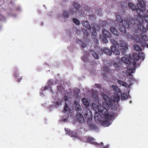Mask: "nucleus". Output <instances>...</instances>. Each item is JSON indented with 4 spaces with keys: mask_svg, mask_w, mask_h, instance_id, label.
<instances>
[{
    "mask_svg": "<svg viewBox=\"0 0 148 148\" xmlns=\"http://www.w3.org/2000/svg\"><path fill=\"white\" fill-rule=\"evenodd\" d=\"M102 96L105 102H103V108L105 109L104 117L105 119L112 120L115 117L116 113L115 111L117 109V105L112 103L108 96L104 93H102Z\"/></svg>",
    "mask_w": 148,
    "mask_h": 148,
    "instance_id": "1",
    "label": "nucleus"
},
{
    "mask_svg": "<svg viewBox=\"0 0 148 148\" xmlns=\"http://www.w3.org/2000/svg\"><path fill=\"white\" fill-rule=\"evenodd\" d=\"M114 23L116 26H118L120 31L123 34H126V29H130L132 31L133 29L134 31L136 30L135 21L131 18L123 20L120 16L118 15Z\"/></svg>",
    "mask_w": 148,
    "mask_h": 148,
    "instance_id": "2",
    "label": "nucleus"
},
{
    "mask_svg": "<svg viewBox=\"0 0 148 148\" xmlns=\"http://www.w3.org/2000/svg\"><path fill=\"white\" fill-rule=\"evenodd\" d=\"M125 64L127 68L130 69L131 65H133L134 66L136 67V62L134 60L133 61V62H131L129 59L126 57H123L120 59L118 63H115L114 64V65L115 68L118 69L122 70L123 68L124 65Z\"/></svg>",
    "mask_w": 148,
    "mask_h": 148,
    "instance_id": "3",
    "label": "nucleus"
},
{
    "mask_svg": "<svg viewBox=\"0 0 148 148\" xmlns=\"http://www.w3.org/2000/svg\"><path fill=\"white\" fill-rule=\"evenodd\" d=\"M145 10L141 9L140 8H138L136 10V12L137 15H136V19L135 21V25L136 23L137 25L138 26L137 28H139V26L140 27H142L143 29H140V30L142 31L143 32H144V31H143L144 30L143 26L141 25V23L143 22V19H144L146 16L144 12V11H145Z\"/></svg>",
    "mask_w": 148,
    "mask_h": 148,
    "instance_id": "4",
    "label": "nucleus"
},
{
    "mask_svg": "<svg viewBox=\"0 0 148 148\" xmlns=\"http://www.w3.org/2000/svg\"><path fill=\"white\" fill-rule=\"evenodd\" d=\"M89 115L87 113H85L84 116L79 112H77L76 116V119L81 123H83L84 121H87V119L88 118V116Z\"/></svg>",
    "mask_w": 148,
    "mask_h": 148,
    "instance_id": "5",
    "label": "nucleus"
},
{
    "mask_svg": "<svg viewBox=\"0 0 148 148\" xmlns=\"http://www.w3.org/2000/svg\"><path fill=\"white\" fill-rule=\"evenodd\" d=\"M141 37L140 44L141 47H144L147 45L148 38L147 35L144 33H141L140 34Z\"/></svg>",
    "mask_w": 148,
    "mask_h": 148,
    "instance_id": "6",
    "label": "nucleus"
},
{
    "mask_svg": "<svg viewBox=\"0 0 148 148\" xmlns=\"http://www.w3.org/2000/svg\"><path fill=\"white\" fill-rule=\"evenodd\" d=\"M82 24L86 28L90 30L91 33L94 34L96 32V29L92 27L91 28V25L87 21H83L82 22Z\"/></svg>",
    "mask_w": 148,
    "mask_h": 148,
    "instance_id": "7",
    "label": "nucleus"
},
{
    "mask_svg": "<svg viewBox=\"0 0 148 148\" xmlns=\"http://www.w3.org/2000/svg\"><path fill=\"white\" fill-rule=\"evenodd\" d=\"M86 121L88 127L90 130L93 131L97 130H98V128L94 124L93 121H92L91 119H90V118H88V119H87Z\"/></svg>",
    "mask_w": 148,
    "mask_h": 148,
    "instance_id": "8",
    "label": "nucleus"
},
{
    "mask_svg": "<svg viewBox=\"0 0 148 148\" xmlns=\"http://www.w3.org/2000/svg\"><path fill=\"white\" fill-rule=\"evenodd\" d=\"M73 108L77 112L82 111L81 107L78 102L76 101H75L73 105Z\"/></svg>",
    "mask_w": 148,
    "mask_h": 148,
    "instance_id": "9",
    "label": "nucleus"
},
{
    "mask_svg": "<svg viewBox=\"0 0 148 148\" xmlns=\"http://www.w3.org/2000/svg\"><path fill=\"white\" fill-rule=\"evenodd\" d=\"M101 51L100 53V51H99L98 52L100 54L101 52L102 53V54L104 53L107 55L110 56L112 55V53L111 50L110 49L104 47L100 49Z\"/></svg>",
    "mask_w": 148,
    "mask_h": 148,
    "instance_id": "10",
    "label": "nucleus"
},
{
    "mask_svg": "<svg viewBox=\"0 0 148 148\" xmlns=\"http://www.w3.org/2000/svg\"><path fill=\"white\" fill-rule=\"evenodd\" d=\"M92 106L93 108L95 111H98L99 112H100L101 114H103L104 115V111H105V109L104 110H102V109L100 110L99 108V107L100 108H102L101 106H97L96 105V104L95 103H93L92 104ZM103 108V107H102Z\"/></svg>",
    "mask_w": 148,
    "mask_h": 148,
    "instance_id": "11",
    "label": "nucleus"
},
{
    "mask_svg": "<svg viewBox=\"0 0 148 148\" xmlns=\"http://www.w3.org/2000/svg\"><path fill=\"white\" fill-rule=\"evenodd\" d=\"M138 3L137 4V6L138 8H142L145 10L146 5L143 0H138Z\"/></svg>",
    "mask_w": 148,
    "mask_h": 148,
    "instance_id": "12",
    "label": "nucleus"
},
{
    "mask_svg": "<svg viewBox=\"0 0 148 148\" xmlns=\"http://www.w3.org/2000/svg\"><path fill=\"white\" fill-rule=\"evenodd\" d=\"M119 99V95L118 93L113 94L112 96L111 97V99L110 100L111 101V102L113 101L114 102H117Z\"/></svg>",
    "mask_w": 148,
    "mask_h": 148,
    "instance_id": "13",
    "label": "nucleus"
},
{
    "mask_svg": "<svg viewBox=\"0 0 148 148\" xmlns=\"http://www.w3.org/2000/svg\"><path fill=\"white\" fill-rule=\"evenodd\" d=\"M94 138L92 137H88L87 138V140L89 141L91 144H94L95 145H99L102 146L103 145V143L102 142H101L100 143H97L94 142L93 141Z\"/></svg>",
    "mask_w": 148,
    "mask_h": 148,
    "instance_id": "14",
    "label": "nucleus"
},
{
    "mask_svg": "<svg viewBox=\"0 0 148 148\" xmlns=\"http://www.w3.org/2000/svg\"><path fill=\"white\" fill-rule=\"evenodd\" d=\"M118 46L119 48H128V46L126 43L123 40H120L119 42L118 43Z\"/></svg>",
    "mask_w": 148,
    "mask_h": 148,
    "instance_id": "15",
    "label": "nucleus"
},
{
    "mask_svg": "<svg viewBox=\"0 0 148 148\" xmlns=\"http://www.w3.org/2000/svg\"><path fill=\"white\" fill-rule=\"evenodd\" d=\"M117 47L112 46L110 49L111 50L112 52H113V53L116 55H119L120 52L119 49L116 48Z\"/></svg>",
    "mask_w": 148,
    "mask_h": 148,
    "instance_id": "16",
    "label": "nucleus"
},
{
    "mask_svg": "<svg viewBox=\"0 0 148 148\" xmlns=\"http://www.w3.org/2000/svg\"><path fill=\"white\" fill-rule=\"evenodd\" d=\"M48 85L45 86L44 90H47L49 88H50V90L51 92H52L51 89V88L50 86L52 85L53 84V82L52 80H49L48 81Z\"/></svg>",
    "mask_w": 148,
    "mask_h": 148,
    "instance_id": "17",
    "label": "nucleus"
},
{
    "mask_svg": "<svg viewBox=\"0 0 148 148\" xmlns=\"http://www.w3.org/2000/svg\"><path fill=\"white\" fill-rule=\"evenodd\" d=\"M58 92H59L60 93L62 94L63 92L66 91L65 90L64 87L63 86L62 84H60L57 87Z\"/></svg>",
    "mask_w": 148,
    "mask_h": 148,
    "instance_id": "18",
    "label": "nucleus"
},
{
    "mask_svg": "<svg viewBox=\"0 0 148 148\" xmlns=\"http://www.w3.org/2000/svg\"><path fill=\"white\" fill-rule=\"evenodd\" d=\"M102 33L106 37L109 38H111V34L109 31L106 30H103Z\"/></svg>",
    "mask_w": 148,
    "mask_h": 148,
    "instance_id": "19",
    "label": "nucleus"
},
{
    "mask_svg": "<svg viewBox=\"0 0 148 148\" xmlns=\"http://www.w3.org/2000/svg\"><path fill=\"white\" fill-rule=\"evenodd\" d=\"M112 90L114 91V94H117L119 93L120 91V89L119 87L116 85H113L112 86Z\"/></svg>",
    "mask_w": 148,
    "mask_h": 148,
    "instance_id": "20",
    "label": "nucleus"
},
{
    "mask_svg": "<svg viewBox=\"0 0 148 148\" xmlns=\"http://www.w3.org/2000/svg\"><path fill=\"white\" fill-rule=\"evenodd\" d=\"M133 40L135 42H139L140 44V38L139 36L137 35H134Z\"/></svg>",
    "mask_w": 148,
    "mask_h": 148,
    "instance_id": "21",
    "label": "nucleus"
},
{
    "mask_svg": "<svg viewBox=\"0 0 148 148\" xmlns=\"http://www.w3.org/2000/svg\"><path fill=\"white\" fill-rule=\"evenodd\" d=\"M82 102L84 105L86 107L89 106V103L87 100L85 98H83L82 99Z\"/></svg>",
    "mask_w": 148,
    "mask_h": 148,
    "instance_id": "22",
    "label": "nucleus"
},
{
    "mask_svg": "<svg viewBox=\"0 0 148 148\" xmlns=\"http://www.w3.org/2000/svg\"><path fill=\"white\" fill-rule=\"evenodd\" d=\"M90 52L94 58L97 59L99 58V56L95 52L92 50H90Z\"/></svg>",
    "mask_w": 148,
    "mask_h": 148,
    "instance_id": "23",
    "label": "nucleus"
},
{
    "mask_svg": "<svg viewBox=\"0 0 148 148\" xmlns=\"http://www.w3.org/2000/svg\"><path fill=\"white\" fill-rule=\"evenodd\" d=\"M110 31L112 34L116 36L119 35V34L117 30L115 28L113 27L111 28Z\"/></svg>",
    "mask_w": 148,
    "mask_h": 148,
    "instance_id": "24",
    "label": "nucleus"
},
{
    "mask_svg": "<svg viewBox=\"0 0 148 148\" xmlns=\"http://www.w3.org/2000/svg\"><path fill=\"white\" fill-rule=\"evenodd\" d=\"M128 5L129 7L132 10H135L137 9L136 8V6L132 3H128Z\"/></svg>",
    "mask_w": 148,
    "mask_h": 148,
    "instance_id": "25",
    "label": "nucleus"
},
{
    "mask_svg": "<svg viewBox=\"0 0 148 148\" xmlns=\"http://www.w3.org/2000/svg\"><path fill=\"white\" fill-rule=\"evenodd\" d=\"M134 49L137 51H139L142 50L141 47L137 44H135L134 46Z\"/></svg>",
    "mask_w": 148,
    "mask_h": 148,
    "instance_id": "26",
    "label": "nucleus"
},
{
    "mask_svg": "<svg viewBox=\"0 0 148 148\" xmlns=\"http://www.w3.org/2000/svg\"><path fill=\"white\" fill-rule=\"evenodd\" d=\"M132 56L134 60L138 61L139 60L140 56L137 53H133L132 54Z\"/></svg>",
    "mask_w": 148,
    "mask_h": 148,
    "instance_id": "27",
    "label": "nucleus"
},
{
    "mask_svg": "<svg viewBox=\"0 0 148 148\" xmlns=\"http://www.w3.org/2000/svg\"><path fill=\"white\" fill-rule=\"evenodd\" d=\"M117 82L120 84L124 86H127V84L126 82H124L121 80H117Z\"/></svg>",
    "mask_w": 148,
    "mask_h": 148,
    "instance_id": "28",
    "label": "nucleus"
},
{
    "mask_svg": "<svg viewBox=\"0 0 148 148\" xmlns=\"http://www.w3.org/2000/svg\"><path fill=\"white\" fill-rule=\"evenodd\" d=\"M14 73L13 74V76L16 78H17L19 75V73H18L17 69L16 67H15L14 69Z\"/></svg>",
    "mask_w": 148,
    "mask_h": 148,
    "instance_id": "29",
    "label": "nucleus"
},
{
    "mask_svg": "<svg viewBox=\"0 0 148 148\" xmlns=\"http://www.w3.org/2000/svg\"><path fill=\"white\" fill-rule=\"evenodd\" d=\"M110 67H107L106 66H102V69L103 71L105 72L108 73L110 71Z\"/></svg>",
    "mask_w": 148,
    "mask_h": 148,
    "instance_id": "30",
    "label": "nucleus"
},
{
    "mask_svg": "<svg viewBox=\"0 0 148 148\" xmlns=\"http://www.w3.org/2000/svg\"><path fill=\"white\" fill-rule=\"evenodd\" d=\"M62 14L64 18H68L70 16L69 13L66 11H64L63 12Z\"/></svg>",
    "mask_w": 148,
    "mask_h": 148,
    "instance_id": "31",
    "label": "nucleus"
},
{
    "mask_svg": "<svg viewBox=\"0 0 148 148\" xmlns=\"http://www.w3.org/2000/svg\"><path fill=\"white\" fill-rule=\"evenodd\" d=\"M119 48L121 51V53L122 55H125L126 53L127 49H128V48Z\"/></svg>",
    "mask_w": 148,
    "mask_h": 148,
    "instance_id": "32",
    "label": "nucleus"
},
{
    "mask_svg": "<svg viewBox=\"0 0 148 148\" xmlns=\"http://www.w3.org/2000/svg\"><path fill=\"white\" fill-rule=\"evenodd\" d=\"M103 63L104 64L103 66L110 67V61L108 60H104Z\"/></svg>",
    "mask_w": 148,
    "mask_h": 148,
    "instance_id": "33",
    "label": "nucleus"
},
{
    "mask_svg": "<svg viewBox=\"0 0 148 148\" xmlns=\"http://www.w3.org/2000/svg\"><path fill=\"white\" fill-rule=\"evenodd\" d=\"M72 5L75 8L77 9H79L81 7V5L78 3L74 2L73 3Z\"/></svg>",
    "mask_w": 148,
    "mask_h": 148,
    "instance_id": "34",
    "label": "nucleus"
},
{
    "mask_svg": "<svg viewBox=\"0 0 148 148\" xmlns=\"http://www.w3.org/2000/svg\"><path fill=\"white\" fill-rule=\"evenodd\" d=\"M83 31L84 33V37L85 38H88V36L89 35V33L88 32L87 30L85 29H84L83 30Z\"/></svg>",
    "mask_w": 148,
    "mask_h": 148,
    "instance_id": "35",
    "label": "nucleus"
},
{
    "mask_svg": "<svg viewBox=\"0 0 148 148\" xmlns=\"http://www.w3.org/2000/svg\"><path fill=\"white\" fill-rule=\"evenodd\" d=\"M73 23L77 25H79L80 24L79 21L76 18H74L73 19Z\"/></svg>",
    "mask_w": 148,
    "mask_h": 148,
    "instance_id": "36",
    "label": "nucleus"
},
{
    "mask_svg": "<svg viewBox=\"0 0 148 148\" xmlns=\"http://www.w3.org/2000/svg\"><path fill=\"white\" fill-rule=\"evenodd\" d=\"M126 36L127 39H131L133 41L134 35H132L130 33H128L126 34Z\"/></svg>",
    "mask_w": 148,
    "mask_h": 148,
    "instance_id": "37",
    "label": "nucleus"
},
{
    "mask_svg": "<svg viewBox=\"0 0 148 148\" xmlns=\"http://www.w3.org/2000/svg\"><path fill=\"white\" fill-rule=\"evenodd\" d=\"M69 110V108L68 107L67 104L65 103V105H64V108L63 109L64 112V113L66 112L67 111Z\"/></svg>",
    "mask_w": 148,
    "mask_h": 148,
    "instance_id": "38",
    "label": "nucleus"
},
{
    "mask_svg": "<svg viewBox=\"0 0 148 148\" xmlns=\"http://www.w3.org/2000/svg\"><path fill=\"white\" fill-rule=\"evenodd\" d=\"M111 42L112 44L114 45V46L115 47H118V43L116 41H115L114 40H111Z\"/></svg>",
    "mask_w": 148,
    "mask_h": 148,
    "instance_id": "39",
    "label": "nucleus"
},
{
    "mask_svg": "<svg viewBox=\"0 0 148 148\" xmlns=\"http://www.w3.org/2000/svg\"><path fill=\"white\" fill-rule=\"evenodd\" d=\"M100 115H96V114H95V119L96 122H100V118L99 117Z\"/></svg>",
    "mask_w": 148,
    "mask_h": 148,
    "instance_id": "40",
    "label": "nucleus"
},
{
    "mask_svg": "<svg viewBox=\"0 0 148 148\" xmlns=\"http://www.w3.org/2000/svg\"><path fill=\"white\" fill-rule=\"evenodd\" d=\"M82 60L84 62H87L88 61V59L85 55H84L81 58Z\"/></svg>",
    "mask_w": 148,
    "mask_h": 148,
    "instance_id": "41",
    "label": "nucleus"
},
{
    "mask_svg": "<svg viewBox=\"0 0 148 148\" xmlns=\"http://www.w3.org/2000/svg\"><path fill=\"white\" fill-rule=\"evenodd\" d=\"M121 98L123 99H127L128 97L126 94L123 93L121 95Z\"/></svg>",
    "mask_w": 148,
    "mask_h": 148,
    "instance_id": "42",
    "label": "nucleus"
},
{
    "mask_svg": "<svg viewBox=\"0 0 148 148\" xmlns=\"http://www.w3.org/2000/svg\"><path fill=\"white\" fill-rule=\"evenodd\" d=\"M101 38L102 39V40L104 42L106 43L108 42V40L106 38L103 36H102L101 37Z\"/></svg>",
    "mask_w": 148,
    "mask_h": 148,
    "instance_id": "43",
    "label": "nucleus"
},
{
    "mask_svg": "<svg viewBox=\"0 0 148 148\" xmlns=\"http://www.w3.org/2000/svg\"><path fill=\"white\" fill-rule=\"evenodd\" d=\"M103 124L105 126H108L110 124V123L108 121H105L103 122Z\"/></svg>",
    "mask_w": 148,
    "mask_h": 148,
    "instance_id": "44",
    "label": "nucleus"
},
{
    "mask_svg": "<svg viewBox=\"0 0 148 148\" xmlns=\"http://www.w3.org/2000/svg\"><path fill=\"white\" fill-rule=\"evenodd\" d=\"M71 134L72 137H76L77 136V134L76 133L75 131H72L71 132H70Z\"/></svg>",
    "mask_w": 148,
    "mask_h": 148,
    "instance_id": "45",
    "label": "nucleus"
},
{
    "mask_svg": "<svg viewBox=\"0 0 148 148\" xmlns=\"http://www.w3.org/2000/svg\"><path fill=\"white\" fill-rule=\"evenodd\" d=\"M69 11L71 14H73L74 13V9L72 8H70V9L69 10Z\"/></svg>",
    "mask_w": 148,
    "mask_h": 148,
    "instance_id": "46",
    "label": "nucleus"
},
{
    "mask_svg": "<svg viewBox=\"0 0 148 148\" xmlns=\"http://www.w3.org/2000/svg\"><path fill=\"white\" fill-rule=\"evenodd\" d=\"M80 46L82 48H84L86 47V45L83 42H82L80 44Z\"/></svg>",
    "mask_w": 148,
    "mask_h": 148,
    "instance_id": "47",
    "label": "nucleus"
},
{
    "mask_svg": "<svg viewBox=\"0 0 148 148\" xmlns=\"http://www.w3.org/2000/svg\"><path fill=\"white\" fill-rule=\"evenodd\" d=\"M145 22L147 24V25H148V16H145Z\"/></svg>",
    "mask_w": 148,
    "mask_h": 148,
    "instance_id": "48",
    "label": "nucleus"
},
{
    "mask_svg": "<svg viewBox=\"0 0 148 148\" xmlns=\"http://www.w3.org/2000/svg\"><path fill=\"white\" fill-rule=\"evenodd\" d=\"M144 58H145V57H144V56L143 55L140 56L139 59H140V60L141 59V61H142L143 60Z\"/></svg>",
    "mask_w": 148,
    "mask_h": 148,
    "instance_id": "49",
    "label": "nucleus"
},
{
    "mask_svg": "<svg viewBox=\"0 0 148 148\" xmlns=\"http://www.w3.org/2000/svg\"><path fill=\"white\" fill-rule=\"evenodd\" d=\"M95 86L97 88H100L101 87V86L100 84H95Z\"/></svg>",
    "mask_w": 148,
    "mask_h": 148,
    "instance_id": "50",
    "label": "nucleus"
},
{
    "mask_svg": "<svg viewBox=\"0 0 148 148\" xmlns=\"http://www.w3.org/2000/svg\"><path fill=\"white\" fill-rule=\"evenodd\" d=\"M62 102L61 101H57L56 102V104L57 105H60L61 104Z\"/></svg>",
    "mask_w": 148,
    "mask_h": 148,
    "instance_id": "51",
    "label": "nucleus"
},
{
    "mask_svg": "<svg viewBox=\"0 0 148 148\" xmlns=\"http://www.w3.org/2000/svg\"><path fill=\"white\" fill-rule=\"evenodd\" d=\"M22 77L23 76L18 79L17 80V81L18 82H20L21 81L22 79Z\"/></svg>",
    "mask_w": 148,
    "mask_h": 148,
    "instance_id": "52",
    "label": "nucleus"
},
{
    "mask_svg": "<svg viewBox=\"0 0 148 148\" xmlns=\"http://www.w3.org/2000/svg\"><path fill=\"white\" fill-rule=\"evenodd\" d=\"M64 100L65 102H66V101L68 100V99L67 97L64 96Z\"/></svg>",
    "mask_w": 148,
    "mask_h": 148,
    "instance_id": "53",
    "label": "nucleus"
},
{
    "mask_svg": "<svg viewBox=\"0 0 148 148\" xmlns=\"http://www.w3.org/2000/svg\"><path fill=\"white\" fill-rule=\"evenodd\" d=\"M109 145H107L105 146H104L103 147V148H108Z\"/></svg>",
    "mask_w": 148,
    "mask_h": 148,
    "instance_id": "54",
    "label": "nucleus"
},
{
    "mask_svg": "<svg viewBox=\"0 0 148 148\" xmlns=\"http://www.w3.org/2000/svg\"><path fill=\"white\" fill-rule=\"evenodd\" d=\"M94 42H95L97 44L98 43V41L96 39H94Z\"/></svg>",
    "mask_w": 148,
    "mask_h": 148,
    "instance_id": "55",
    "label": "nucleus"
},
{
    "mask_svg": "<svg viewBox=\"0 0 148 148\" xmlns=\"http://www.w3.org/2000/svg\"><path fill=\"white\" fill-rule=\"evenodd\" d=\"M65 131L66 132V131L69 132V131L68 130H67L66 129V128H65Z\"/></svg>",
    "mask_w": 148,
    "mask_h": 148,
    "instance_id": "56",
    "label": "nucleus"
}]
</instances>
